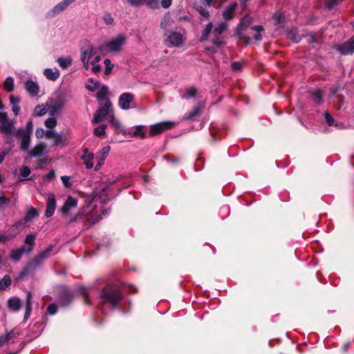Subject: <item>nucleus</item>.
Returning <instances> with one entry per match:
<instances>
[{"label": "nucleus", "mask_w": 354, "mask_h": 354, "mask_svg": "<svg viewBox=\"0 0 354 354\" xmlns=\"http://www.w3.org/2000/svg\"><path fill=\"white\" fill-rule=\"evenodd\" d=\"M201 112V108L200 106L195 107L191 112L189 113L187 118L191 119L195 116H197Z\"/></svg>", "instance_id": "37998d69"}, {"label": "nucleus", "mask_w": 354, "mask_h": 354, "mask_svg": "<svg viewBox=\"0 0 354 354\" xmlns=\"http://www.w3.org/2000/svg\"><path fill=\"white\" fill-rule=\"evenodd\" d=\"M263 30V28L261 26H255L252 27L248 30V35L251 37H248L246 38V42L248 44H250L252 41V40L254 41H260L261 39V32Z\"/></svg>", "instance_id": "4468645a"}, {"label": "nucleus", "mask_w": 354, "mask_h": 354, "mask_svg": "<svg viewBox=\"0 0 354 354\" xmlns=\"http://www.w3.org/2000/svg\"><path fill=\"white\" fill-rule=\"evenodd\" d=\"M46 149V145L39 142L32 149L28 151V154L30 157H41L44 155Z\"/></svg>", "instance_id": "6ab92c4d"}, {"label": "nucleus", "mask_w": 354, "mask_h": 354, "mask_svg": "<svg viewBox=\"0 0 354 354\" xmlns=\"http://www.w3.org/2000/svg\"><path fill=\"white\" fill-rule=\"evenodd\" d=\"M46 106H48L49 114L54 115L64 107V101L60 98L52 99L46 102Z\"/></svg>", "instance_id": "1a4fd4ad"}, {"label": "nucleus", "mask_w": 354, "mask_h": 354, "mask_svg": "<svg viewBox=\"0 0 354 354\" xmlns=\"http://www.w3.org/2000/svg\"><path fill=\"white\" fill-rule=\"evenodd\" d=\"M312 97L316 103H320L322 101V93L320 90H316L312 93Z\"/></svg>", "instance_id": "58836bf2"}, {"label": "nucleus", "mask_w": 354, "mask_h": 354, "mask_svg": "<svg viewBox=\"0 0 354 354\" xmlns=\"http://www.w3.org/2000/svg\"><path fill=\"white\" fill-rule=\"evenodd\" d=\"M127 37L124 34H120L111 39L105 41L100 47L99 50L102 53H118L125 45Z\"/></svg>", "instance_id": "f03ea898"}, {"label": "nucleus", "mask_w": 354, "mask_h": 354, "mask_svg": "<svg viewBox=\"0 0 354 354\" xmlns=\"http://www.w3.org/2000/svg\"><path fill=\"white\" fill-rule=\"evenodd\" d=\"M81 158L86 169H92L94 167L93 160L95 159V157L94 153L89 151L88 149H84Z\"/></svg>", "instance_id": "2eb2a0df"}, {"label": "nucleus", "mask_w": 354, "mask_h": 354, "mask_svg": "<svg viewBox=\"0 0 354 354\" xmlns=\"http://www.w3.org/2000/svg\"><path fill=\"white\" fill-rule=\"evenodd\" d=\"M86 87L90 91H95L100 88V84L98 81H95L93 79L90 78Z\"/></svg>", "instance_id": "c85d7f7f"}, {"label": "nucleus", "mask_w": 354, "mask_h": 354, "mask_svg": "<svg viewBox=\"0 0 354 354\" xmlns=\"http://www.w3.org/2000/svg\"><path fill=\"white\" fill-rule=\"evenodd\" d=\"M227 24L225 22H221L218 24L212 30L213 24L212 23L209 22L206 25L205 28L202 32L201 36V41L207 40L209 38L210 33L212 32V44H214L218 47H221L224 44V41H223L222 38L220 36L227 29Z\"/></svg>", "instance_id": "f257e3e1"}, {"label": "nucleus", "mask_w": 354, "mask_h": 354, "mask_svg": "<svg viewBox=\"0 0 354 354\" xmlns=\"http://www.w3.org/2000/svg\"><path fill=\"white\" fill-rule=\"evenodd\" d=\"M37 212L35 208H30L24 217V221L26 222H28L32 219L33 218L37 216Z\"/></svg>", "instance_id": "f704fd0d"}, {"label": "nucleus", "mask_w": 354, "mask_h": 354, "mask_svg": "<svg viewBox=\"0 0 354 354\" xmlns=\"http://www.w3.org/2000/svg\"><path fill=\"white\" fill-rule=\"evenodd\" d=\"M4 89L8 92H11L14 89V80L12 77H7L3 84Z\"/></svg>", "instance_id": "473e14b6"}, {"label": "nucleus", "mask_w": 354, "mask_h": 354, "mask_svg": "<svg viewBox=\"0 0 354 354\" xmlns=\"http://www.w3.org/2000/svg\"><path fill=\"white\" fill-rule=\"evenodd\" d=\"M110 149L111 148L109 146H106L98 151L95 157V160L97 161V164L94 167L95 171L99 170L102 167V165L104 164V160L106 159V156H108L110 151Z\"/></svg>", "instance_id": "ddd939ff"}, {"label": "nucleus", "mask_w": 354, "mask_h": 354, "mask_svg": "<svg viewBox=\"0 0 354 354\" xmlns=\"http://www.w3.org/2000/svg\"><path fill=\"white\" fill-rule=\"evenodd\" d=\"M8 305L10 310L17 312L21 307V301L17 297H12L8 299Z\"/></svg>", "instance_id": "5701e85b"}, {"label": "nucleus", "mask_w": 354, "mask_h": 354, "mask_svg": "<svg viewBox=\"0 0 354 354\" xmlns=\"http://www.w3.org/2000/svg\"><path fill=\"white\" fill-rule=\"evenodd\" d=\"M337 49L342 55H349L354 53V38H351L348 41L342 45L337 46Z\"/></svg>", "instance_id": "f3484780"}, {"label": "nucleus", "mask_w": 354, "mask_h": 354, "mask_svg": "<svg viewBox=\"0 0 354 354\" xmlns=\"http://www.w3.org/2000/svg\"><path fill=\"white\" fill-rule=\"evenodd\" d=\"M46 131H45L42 128H38L36 129L35 136L37 138H41L44 136H46Z\"/></svg>", "instance_id": "09e8293b"}, {"label": "nucleus", "mask_w": 354, "mask_h": 354, "mask_svg": "<svg viewBox=\"0 0 354 354\" xmlns=\"http://www.w3.org/2000/svg\"><path fill=\"white\" fill-rule=\"evenodd\" d=\"M44 75L50 80H56L59 76V72L57 69L46 68L44 71Z\"/></svg>", "instance_id": "b1692460"}, {"label": "nucleus", "mask_w": 354, "mask_h": 354, "mask_svg": "<svg viewBox=\"0 0 354 354\" xmlns=\"http://www.w3.org/2000/svg\"><path fill=\"white\" fill-rule=\"evenodd\" d=\"M242 67V63L241 62H234L232 64V68L234 71L240 70Z\"/></svg>", "instance_id": "e2e57ef3"}, {"label": "nucleus", "mask_w": 354, "mask_h": 354, "mask_svg": "<svg viewBox=\"0 0 354 354\" xmlns=\"http://www.w3.org/2000/svg\"><path fill=\"white\" fill-rule=\"evenodd\" d=\"M20 173L23 177L27 178L30 174V170L27 166H23L20 169Z\"/></svg>", "instance_id": "a18cd8bd"}, {"label": "nucleus", "mask_w": 354, "mask_h": 354, "mask_svg": "<svg viewBox=\"0 0 354 354\" xmlns=\"http://www.w3.org/2000/svg\"><path fill=\"white\" fill-rule=\"evenodd\" d=\"M35 235L30 234H28L25 239V243L28 245L27 248H26V252H29L32 250V246L35 243Z\"/></svg>", "instance_id": "bb28decb"}, {"label": "nucleus", "mask_w": 354, "mask_h": 354, "mask_svg": "<svg viewBox=\"0 0 354 354\" xmlns=\"http://www.w3.org/2000/svg\"><path fill=\"white\" fill-rule=\"evenodd\" d=\"M53 245H50L46 250L40 252L37 257L20 272L19 277L22 278L28 273L30 268L37 266L43 260L48 258L53 250Z\"/></svg>", "instance_id": "39448f33"}, {"label": "nucleus", "mask_w": 354, "mask_h": 354, "mask_svg": "<svg viewBox=\"0 0 354 354\" xmlns=\"http://www.w3.org/2000/svg\"><path fill=\"white\" fill-rule=\"evenodd\" d=\"M31 299H32L31 293L28 292V295H27V298H26V313H25V316H24L25 319H28L31 313V310H32Z\"/></svg>", "instance_id": "7c9ffc66"}, {"label": "nucleus", "mask_w": 354, "mask_h": 354, "mask_svg": "<svg viewBox=\"0 0 354 354\" xmlns=\"http://www.w3.org/2000/svg\"><path fill=\"white\" fill-rule=\"evenodd\" d=\"M56 207V201L55 195L53 193H49L48 194L47 199V207L46 210V217H50L54 214L55 209Z\"/></svg>", "instance_id": "a211bd4d"}, {"label": "nucleus", "mask_w": 354, "mask_h": 354, "mask_svg": "<svg viewBox=\"0 0 354 354\" xmlns=\"http://www.w3.org/2000/svg\"><path fill=\"white\" fill-rule=\"evenodd\" d=\"M250 24V19L249 17H245L240 23V28L243 29Z\"/></svg>", "instance_id": "8fccbe9b"}, {"label": "nucleus", "mask_w": 354, "mask_h": 354, "mask_svg": "<svg viewBox=\"0 0 354 354\" xmlns=\"http://www.w3.org/2000/svg\"><path fill=\"white\" fill-rule=\"evenodd\" d=\"M55 176V173L54 170H51L49 173H48L46 176H44V178L48 181L52 180Z\"/></svg>", "instance_id": "6e6d98bb"}, {"label": "nucleus", "mask_w": 354, "mask_h": 354, "mask_svg": "<svg viewBox=\"0 0 354 354\" xmlns=\"http://www.w3.org/2000/svg\"><path fill=\"white\" fill-rule=\"evenodd\" d=\"M77 205V201L76 199L73 198L71 196H68L61 209V212L64 215L68 214L70 211L76 207Z\"/></svg>", "instance_id": "aec40b11"}, {"label": "nucleus", "mask_w": 354, "mask_h": 354, "mask_svg": "<svg viewBox=\"0 0 354 354\" xmlns=\"http://www.w3.org/2000/svg\"><path fill=\"white\" fill-rule=\"evenodd\" d=\"M19 110H20V108L19 106H17V105H14L12 106V111L15 113V114L17 115H18L19 112Z\"/></svg>", "instance_id": "774afa93"}, {"label": "nucleus", "mask_w": 354, "mask_h": 354, "mask_svg": "<svg viewBox=\"0 0 354 354\" xmlns=\"http://www.w3.org/2000/svg\"><path fill=\"white\" fill-rule=\"evenodd\" d=\"M196 10L203 17H209V12L207 10H206L205 9H204L203 8H202L201 6H197Z\"/></svg>", "instance_id": "864d4df0"}, {"label": "nucleus", "mask_w": 354, "mask_h": 354, "mask_svg": "<svg viewBox=\"0 0 354 354\" xmlns=\"http://www.w3.org/2000/svg\"><path fill=\"white\" fill-rule=\"evenodd\" d=\"M104 63L105 65L104 73H105V75H109L113 68V64H111V62L109 59H106L104 60Z\"/></svg>", "instance_id": "ea45409f"}, {"label": "nucleus", "mask_w": 354, "mask_h": 354, "mask_svg": "<svg viewBox=\"0 0 354 354\" xmlns=\"http://www.w3.org/2000/svg\"><path fill=\"white\" fill-rule=\"evenodd\" d=\"M57 307L55 304H50L47 309L48 313L50 315H54L56 313Z\"/></svg>", "instance_id": "5fc2aeb1"}, {"label": "nucleus", "mask_w": 354, "mask_h": 354, "mask_svg": "<svg viewBox=\"0 0 354 354\" xmlns=\"http://www.w3.org/2000/svg\"><path fill=\"white\" fill-rule=\"evenodd\" d=\"M26 252V251L25 248H21L19 249L15 250L12 252L10 258L12 260L17 261L21 259L22 254Z\"/></svg>", "instance_id": "a878e982"}, {"label": "nucleus", "mask_w": 354, "mask_h": 354, "mask_svg": "<svg viewBox=\"0 0 354 354\" xmlns=\"http://www.w3.org/2000/svg\"><path fill=\"white\" fill-rule=\"evenodd\" d=\"M324 116H325L326 122L328 123V124L329 126H332L333 124V117L328 113H325Z\"/></svg>", "instance_id": "4d7b16f0"}, {"label": "nucleus", "mask_w": 354, "mask_h": 354, "mask_svg": "<svg viewBox=\"0 0 354 354\" xmlns=\"http://www.w3.org/2000/svg\"><path fill=\"white\" fill-rule=\"evenodd\" d=\"M341 0H326V6L328 8L331 9L334 6H335Z\"/></svg>", "instance_id": "3c124183"}, {"label": "nucleus", "mask_w": 354, "mask_h": 354, "mask_svg": "<svg viewBox=\"0 0 354 354\" xmlns=\"http://www.w3.org/2000/svg\"><path fill=\"white\" fill-rule=\"evenodd\" d=\"M48 111V106H46V104H40L35 107L32 114L34 116H41L46 114Z\"/></svg>", "instance_id": "393cba45"}, {"label": "nucleus", "mask_w": 354, "mask_h": 354, "mask_svg": "<svg viewBox=\"0 0 354 354\" xmlns=\"http://www.w3.org/2000/svg\"><path fill=\"white\" fill-rule=\"evenodd\" d=\"M46 136L48 139H53L54 141V145L56 146L64 147L66 145V136H62V135L55 131L51 130L46 131Z\"/></svg>", "instance_id": "9b49d317"}, {"label": "nucleus", "mask_w": 354, "mask_h": 354, "mask_svg": "<svg viewBox=\"0 0 354 354\" xmlns=\"http://www.w3.org/2000/svg\"><path fill=\"white\" fill-rule=\"evenodd\" d=\"M68 6L65 4V2L63 1L60 3H59L57 5H56L52 10V12L54 14H57L63 10H64Z\"/></svg>", "instance_id": "c9c22d12"}, {"label": "nucleus", "mask_w": 354, "mask_h": 354, "mask_svg": "<svg viewBox=\"0 0 354 354\" xmlns=\"http://www.w3.org/2000/svg\"><path fill=\"white\" fill-rule=\"evenodd\" d=\"M11 283L10 277L8 275H6L1 281H0V289L4 290L7 287H8Z\"/></svg>", "instance_id": "e433bc0d"}, {"label": "nucleus", "mask_w": 354, "mask_h": 354, "mask_svg": "<svg viewBox=\"0 0 354 354\" xmlns=\"http://www.w3.org/2000/svg\"><path fill=\"white\" fill-rule=\"evenodd\" d=\"M102 298L104 300V301L115 307L120 301L122 298V294L118 288L114 286H109L103 290Z\"/></svg>", "instance_id": "20e7f679"}, {"label": "nucleus", "mask_w": 354, "mask_h": 354, "mask_svg": "<svg viewBox=\"0 0 354 354\" xmlns=\"http://www.w3.org/2000/svg\"><path fill=\"white\" fill-rule=\"evenodd\" d=\"M196 90L194 88H190L187 90V94L188 97H193L195 96Z\"/></svg>", "instance_id": "bf43d9fd"}, {"label": "nucleus", "mask_w": 354, "mask_h": 354, "mask_svg": "<svg viewBox=\"0 0 354 354\" xmlns=\"http://www.w3.org/2000/svg\"><path fill=\"white\" fill-rule=\"evenodd\" d=\"M167 41L171 46L178 47L181 46L185 41L182 34L178 32H173L167 37Z\"/></svg>", "instance_id": "dca6fc26"}, {"label": "nucleus", "mask_w": 354, "mask_h": 354, "mask_svg": "<svg viewBox=\"0 0 354 354\" xmlns=\"http://www.w3.org/2000/svg\"><path fill=\"white\" fill-rule=\"evenodd\" d=\"M10 203V199L5 198L4 196H0V207L8 205Z\"/></svg>", "instance_id": "13d9d810"}, {"label": "nucleus", "mask_w": 354, "mask_h": 354, "mask_svg": "<svg viewBox=\"0 0 354 354\" xmlns=\"http://www.w3.org/2000/svg\"><path fill=\"white\" fill-rule=\"evenodd\" d=\"M161 6L164 8H168L171 4V0H161Z\"/></svg>", "instance_id": "052dcab7"}, {"label": "nucleus", "mask_w": 354, "mask_h": 354, "mask_svg": "<svg viewBox=\"0 0 354 354\" xmlns=\"http://www.w3.org/2000/svg\"><path fill=\"white\" fill-rule=\"evenodd\" d=\"M25 88L29 95L32 97L37 95L39 92V87L37 83L31 80L26 82Z\"/></svg>", "instance_id": "412c9836"}, {"label": "nucleus", "mask_w": 354, "mask_h": 354, "mask_svg": "<svg viewBox=\"0 0 354 354\" xmlns=\"http://www.w3.org/2000/svg\"><path fill=\"white\" fill-rule=\"evenodd\" d=\"M91 70L93 73H97L102 70V67L100 66V65L97 64V65L92 66Z\"/></svg>", "instance_id": "0e129e2a"}, {"label": "nucleus", "mask_w": 354, "mask_h": 354, "mask_svg": "<svg viewBox=\"0 0 354 354\" xmlns=\"http://www.w3.org/2000/svg\"><path fill=\"white\" fill-rule=\"evenodd\" d=\"M142 5H145L148 8L156 9L159 8L158 0H142Z\"/></svg>", "instance_id": "72a5a7b5"}, {"label": "nucleus", "mask_w": 354, "mask_h": 354, "mask_svg": "<svg viewBox=\"0 0 354 354\" xmlns=\"http://www.w3.org/2000/svg\"><path fill=\"white\" fill-rule=\"evenodd\" d=\"M10 102L12 104L16 105L19 102V99L18 97H11Z\"/></svg>", "instance_id": "69168bd1"}, {"label": "nucleus", "mask_w": 354, "mask_h": 354, "mask_svg": "<svg viewBox=\"0 0 354 354\" xmlns=\"http://www.w3.org/2000/svg\"><path fill=\"white\" fill-rule=\"evenodd\" d=\"M57 124V120L55 118H50L45 121V125L47 128H54Z\"/></svg>", "instance_id": "79ce46f5"}, {"label": "nucleus", "mask_w": 354, "mask_h": 354, "mask_svg": "<svg viewBox=\"0 0 354 354\" xmlns=\"http://www.w3.org/2000/svg\"><path fill=\"white\" fill-rule=\"evenodd\" d=\"M103 20L106 25H112L114 21L113 18L109 13H106L104 15Z\"/></svg>", "instance_id": "c03bdc74"}, {"label": "nucleus", "mask_w": 354, "mask_h": 354, "mask_svg": "<svg viewBox=\"0 0 354 354\" xmlns=\"http://www.w3.org/2000/svg\"><path fill=\"white\" fill-rule=\"evenodd\" d=\"M134 97L130 93H122L118 100V105L123 110H127L132 107L131 104L133 103Z\"/></svg>", "instance_id": "9d476101"}, {"label": "nucleus", "mask_w": 354, "mask_h": 354, "mask_svg": "<svg viewBox=\"0 0 354 354\" xmlns=\"http://www.w3.org/2000/svg\"><path fill=\"white\" fill-rule=\"evenodd\" d=\"M237 7L236 2L230 3L223 12V17L225 20H230L233 18L234 12Z\"/></svg>", "instance_id": "4be33fe9"}, {"label": "nucleus", "mask_w": 354, "mask_h": 354, "mask_svg": "<svg viewBox=\"0 0 354 354\" xmlns=\"http://www.w3.org/2000/svg\"><path fill=\"white\" fill-rule=\"evenodd\" d=\"M62 181L64 185L66 187H70L72 185V183L70 181V177L67 176H63L61 177Z\"/></svg>", "instance_id": "49530a36"}, {"label": "nucleus", "mask_w": 354, "mask_h": 354, "mask_svg": "<svg viewBox=\"0 0 354 354\" xmlns=\"http://www.w3.org/2000/svg\"><path fill=\"white\" fill-rule=\"evenodd\" d=\"M127 2L131 6H140L142 5V0H127Z\"/></svg>", "instance_id": "603ef678"}, {"label": "nucleus", "mask_w": 354, "mask_h": 354, "mask_svg": "<svg viewBox=\"0 0 354 354\" xmlns=\"http://www.w3.org/2000/svg\"><path fill=\"white\" fill-rule=\"evenodd\" d=\"M17 134L21 138V149L23 151H28L30 143V131H24V129H19Z\"/></svg>", "instance_id": "f8f14e48"}, {"label": "nucleus", "mask_w": 354, "mask_h": 354, "mask_svg": "<svg viewBox=\"0 0 354 354\" xmlns=\"http://www.w3.org/2000/svg\"><path fill=\"white\" fill-rule=\"evenodd\" d=\"M112 126H113L115 129H119L120 127V122L115 120L114 118V115H113L111 117V118H110L109 120H108Z\"/></svg>", "instance_id": "de8ad7c7"}, {"label": "nucleus", "mask_w": 354, "mask_h": 354, "mask_svg": "<svg viewBox=\"0 0 354 354\" xmlns=\"http://www.w3.org/2000/svg\"><path fill=\"white\" fill-rule=\"evenodd\" d=\"M101 60V57L100 55H95L93 60L90 62V66L97 65L99 62Z\"/></svg>", "instance_id": "680f3d73"}, {"label": "nucleus", "mask_w": 354, "mask_h": 354, "mask_svg": "<svg viewBox=\"0 0 354 354\" xmlns=\"http://www.w3.org/2000/svg\"><path fill=\"white\" fill-rule=\"evenodd\" d=\"M12 337V332L0 335V347L6 343Z\"/></svg>", "instance_id": "a19ab883"}, {"label": "nucleus", "mask_w": 354, "mask_h": 354, "mask_svg": "<svg viewBox=\"0 0 354 354\" xmlns=\"http://www.w3.org/2000/svg\"><path fill=\"white\" fill-rule=\"evenodd\" d=\"M113 115L112 104L109 100H106L104 105L98 108L93 118V123L97 124L103 120H109Z\"/></svg>", "instance_id": "7ed1b4c3"}, {"label": "nucleus", "mask_w": 354, "mask_h": 354, "mask_svg": "<svg viewBox=\"0 0 354 354\" xmlns=\"http://www.w3.org/2000/svg\"><path fill=\"white\" fill-rule=\"evenodd\" d=\"M95 55L93 46L91 44L86 46L81 53V60L85 69L90 68V59Z\"/></svg>", "instance_id": "0eeeda50"}, {"label": "nucleus", "mask_w": 354, "mask_h": 354, "mask_svg": "<svg viewBox=\"0 0 354 354\" xmlns=\"http://www.w3.org/2000/svg\"><path fill=\"white\" fill-rule=\"evenodd\" d=\"M174 126L171 122L165 121L152 124L149 127V135L154 136L158 135L165 130L170 129Z\"/></svg>", "instance_id": "423d86ee"}, {"label": "nucleus", "mask_w": 354, "mask_h": 354, "mask_svg": "<svg viewBox=\"0 0 354 354\" xmlns=\"http://www.w3.org/2000/svg\"><path fill=\"white\" fill-rule=\"evenodd\" d=\"M133 136L136 137H139L140 138H145L147 137V133L145 131V127L142 125H139L136 127Z\"/></svg>", "instance_id": "2f4dec72"}, {"label": "nucleus", "mask_w": 354, "mask_h": 354, "mask_svg": "<svg viewBox=\"0 0 354 354\" xmlns=\"http://www.w3.org/2000/svg\"><path fill=\"white\" fill-rule=\"evenodd\" d=\"M99 91L97 93V98L98 100H103L106 99L108 95V87L105 85L100 86Z\"/></svg>", "instance_id": "c756f323"}, {"label": "nucleus", "mask_w": 354, "mask_h": 354, "mask_svg": "<svg viewBox=\"0 0 354 354\" xmlns=\"http://www.w3.org/2000/svg\"><path fill=\"white\" fill-rule=\"evenodd\" d=\"M57 63L63 69L67 68L72 63L71 57H59L57 59Z\"/></svg>", "instance_id": "cd10ccee"}, {"label": "nucleus", "mask_w": 354, "mask_h": 354, "mask_svg": "<svg viewBox=\"0 0 354 354\" xmlns=\"http://www.w3.org/2000/svg\"><path fill=\"white\" fill-rule=\"evenodd\" d=\"M26 128H27V129H26L25 131H30V133L32 132V122L29 121V122H27Z\"/></svg>", "instance_id": "338daca9"}, {"label": "nucleus", "mask_w": 354, "mask_h": 354, "mask_svg": "<svg viewBox=\"0 0 354 354\" xmlns=\"http://www.w3.org/2000/svg\"><path fill=\"white\" fill-rule=\"evenodd\" d=\"M13 122L8 118L7 113L0 112V131L9 134L12 132Z\"/></svg>", "instance_id": "6e6552de"}, {"label": "nucleus", "mask_w": 354, "mask_h": 354, "mask_svg": "<svg viewBox=\"0 0 354 354\" xmlns=\"http://www.w3.org/2000/svg\"><path fill=\"white\" fill-rule=\"evenodd\" d=\"M106 125L102 124L94 129V134L97 136H101L105 134Z\"/></svg>", "instance_id": "4c0bfd02"}]
</instances>
